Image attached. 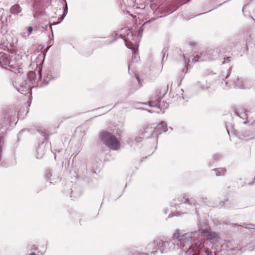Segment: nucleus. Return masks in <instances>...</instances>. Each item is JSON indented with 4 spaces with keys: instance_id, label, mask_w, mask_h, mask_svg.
I'll list each match as a JSON object with an SVG mask.
<instances>
[{
    "instance_id": "f257e3e1",
    "label": "nucleus",
    "mask_w": 255,
    "mask_h": 255,
    "mask_svg": "<svg viewBox=\"0 0 255 255\" xmlns=\"http://www.w3.org/2000/svg\"><path fill=\"white\" fill-rule=\"evenodd\" d=\"M100 138L107 147L112 150H118L120 147V142L109 132L102 131L100 134Z\"/></svg>"
},
{
    "instance_id": "f03ea898",
    "label": "nucleus",
    "mask_w": 255,
    "mask_h": 255,
    "mask_svg": "<svg viewBox=\"0 0 255 255\" xmlns=\"http://www.w3.org/2000/svg\"><path fill=\"white\" fill-rule=\"evenodd\" d=\"M5 65L7 66L12 71H15L20 66L19 61L15 57H5L2 59Z\"/></svg>"
},
{
    "instance_id": "7ed1b4c3",
    "label": "nucleus",
    "mask_w": 255,
    "mask_h": 255,
    "mask_svg": "<svg viewBox=\"0 0 255 255\" xmlns=\"http://www.w3.org/2000/svg\"><path fill=\"white\" fill-rule=\"evenodd\" d=\"M173 236L180 242L190 241L192 238V235L189 233H184L182 231L177 230L175 231Z\"/></svg>"
},
{
    "instance_id": "20e7f679",
    "label": "nucleus",
    "mask_w": 255,
    "mask_h": 255,
    "mask_svg": "<svg viewBox=\"0 0 255 255\" xmlns=\"http://www.w3.org/2000/svg\"><path fill=\"white\" fill-rule=\"evenodd\" d=\"M46 249V246L42 244L33 245L31 248L32 250L37 251L38 253L41 255L45 252Z\"/></svg>"
},
{
    "instance_id": "39448f33",
    "label": "nucleus",
    "mask_w": 255,
    "mask_h": 255,
    "mask_svg": "<svg viewBox=\"0 0 255 255\" xmlns=\"http://www.w3.org/2000/svg\"><path fill=\"white\" fill-rule=\"evenodd\" d=\"M200 233L203 236H207L209 239H210V237L216 238L217 236L215 233L211 232V227H209L206 229H201L200 230Z\"/></svg>"
},
{
    "instance_id": "423d86ee",
    "label": "nucleus",
    "mask_w": 255,
    "mask_h": 255,
    "mask_svg": "<svg viewBox=\"0 0 255 255\" xmlns=\"http://www.w3.org/2000/svg\"><path fill=\"white\" fill-rule=\"evenodd\" d=\"M167 129V127L166 124L165 122H161L157 126L154 130L158 133H161L162 132L166 131Z\"/></svg>"
},
{
    "instance_id": "0eeeda50",
    "label": "nucleus",
    "mask_w": 255,
    "mask_h": 255,
    "mask_svg": "<svg viewBox=\"0 0 255 255\" xmlns=\"http://www.w3.org/2000/svg\"><path fill=\"white\" fill-rule=\"evenodd\" d=\"M10 11L12 14H17L21 11L20 7L17 4H15L11 6Z\"/></svg>"
},
{
    "instance_id": "6e6552de",
    "label": "nucleus",
    "mask_w": 255,
    "mask_h": 255,
    "mask_svg": "<svg viewBox=\"0 0 255 255\" xmlns=\"http://www.w3.org/2000/svg\"><path fill=\"white\" fill-rule=\"evenodd\" d=\"M236 81L234 82V85L242 88H245V84L243 83L242 79H240L238 77H237L235 78Z\"/></svg>"
},
{
    "instance_id": "1a4fd4ad",
    "label": "nucleus",
    "mask_w": 255,
    "mask_h": 255,
    "mask_svg": "<svg viewBox=\"0 0 255 255\" xmlns=\"http://www.w3.org/2000/svg\"><path fill=\"white\" fill-rule=\"evenodd\" d=\"M214 170L216 172V175L217 176H222L224 175L226 170L224 168H219L214 169Z\"/></svg>"
},
{
    "instance_id": "9d476101",
    "label": "nucleus",
    "mask_w": 255,
    "mask_h": 255,
    "mask_svg": "<svg viewBox=\"0 0 255 255\" xmlns=\"http://www.w3.org/2000/svg\"><path fill=\"white\" fill-rule=\"evenodd\" d=\"M126 45L129 49H132V52L135 53V46L129 41L126 40L125 41Z\"/></svg>"
},
{
    "instance_id": "9b49d317",
    "label": "nucleus",
    "mask_w": 255,
    "mask_h": 255,
    "mask_svg": "<svg viewBox=\"0 0 255 255\" xmlns=\"http://www.w3.org/2000/svg\"><path fill=\"white\" fill-rule=\"evenodd\" d=\"M149 106L150 107H159L160 106V102L159 100L156 101L155 102H149Z\"/></svg>"
},
{
    "instance_id": "f8f14e48",
    "label": "nucleus",
    "mask_w": 255,
    "mask_h": 255,
    "mask_svg": "<svg viewBox=\"0 0 255 255\" xmlns=\"http://www.w3.org/2000/svg\"><path fill=\"white\" fill-rule=\"evenodd\" d=\"M145 130L146 132H149L150 135H152L154 132V129L150 127L146 128Z\"/></svg>"
},
{
    "instance_id": "ddd939ff",
    "label": "nucleus",
    "mask_w": 255,
    "mask_h": 255,
    "mask_svg": "<svg viewBox=\"0 0 255 255\" xmlns=\"http://www.w3.org/2000/svg\"><path fill=\"white\" fill-rule=\"evenodd\" d=\"M206 252L205 250L200 249L198 251V253H196V255H205Z\"/></svg>"
},
{
    "instance_id": "4468645a",
    "label": "nucleus",
    "mask_w": 255,
    "mask_h": 255,
    "mask_svg": "<svg viewBox=\"0 0 255 255\" xmlns=\"http://www.w3.org/2000/svg\"><path fill=\"white\" fill-rule=\"evenodd\" d=\"M229 76V74H228L225 78V82L226 84L228 85L229 87H231L234 85V84H232L228 80H227L228 77Z\"/></svg>"
},
{
    "instance_id": "2eb2a0df",
    "label": "nucleus",
    "mask_w": 255,
    "mask_h": 255,
    "mask_svg": "<svg viewBox=\"0 0 255 255\" xmlns=\"http://www.w3.org/2000/svg\"><path fill=\"white\" fill-rule=\"evenodd\" d=\"M132 255H148L146 253H142L139 252H134L132 253Z\"/></svg>"
},
{
    "instance_id": "dca6fc26",
    "label": "nucleus",
    "mask_w": 255,
    "mask_h": 255,
    "mask_svg": "<svg viewBox=\"0 0 255 255\" xmlns=\"http://www.w3.org/2000/svg\"><path fill=\"white\" fill-rule=\"evenodd\" d=\"M33 28L31 26H29L28 28V31L29 32V34H31L32 32Z\"/></svg>"
},
{
    "instance_id": "f3484780",
    "label": "nucleus",
    "mask_w": 255,
    "mask_h": 255,
    "mask_svg": "<svg viewBox=\"0 0 255 255\" xmlns=\"http://www.w3.org/2000/svg\"><path fill=\"white\" fill-rule=\"evenodd\" d=\"M184 203H188V204H190V202H189V200L188 199H187L185 200V201L183 202Z\"/></svg>"
},
{
    "instance_id": "a211bd4d",
    "label": "nucleus",
    "mask_w": 255,
    "mask_h": 255,
    "mask_svg": "<svg viewBox=\"0 0 255 255\" xmlns=\"http://www.w3.org/2000/svg\"><path fill=\"white\" fill-rule=\"evenodd\" d=\"M236 114H237V116H240V117L241 116L240 115V114H239L238 113H236Z\"/></svg>"
}]
</instances>
